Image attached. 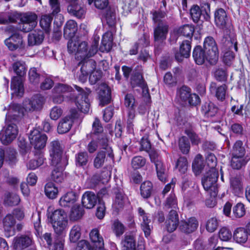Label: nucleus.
Segmentation results:
<instances>
[{
    "instance_id": "nucleus-26",
    "label": "nucleus",
    "mask_w": 250,
    "mask_h": 250,
    "mask_svg": "<svg viewBox=\"0 0 250 250\" xmlns=\"http://www.w3.org/2000/svg\"><path fill=\"white\" fill-rule=\"evenodd\" d=\"M230 187L232 192L236 196L243 193V177L241 175H236L230 178Z\"/></svg>"
},
{
    "instance_id": "nucleus-1",
    "label": "nucleus",
    "mask_w": 250,
    "mask_h": 250,
    "mask_svg": "<svg viewBox=\"0 0 250 250\" xmlns=\"http://www.w3.org/2000/svg\"><path fill=\"white\" fill-rule=\"evenodd\" d=\"M74 86L80 94L75 96L72 94L64 96L61 94H53L52 100L55 104H61L63 101L74 102L79 110L83 113H87L90 109V103L88 96L91 92L89 89L85 90L77 85Z\"/></svg>"
},
{
    "instance_id": "nucleus-57",
    "label": "nucleus",
    "mask_w": 250,
    "mask_h": 250,
    "mask_svg": "<svg viewBox=\"0 0 250 250\" xmlns=\"http://www.w3.org/2000/svg\"><path fill=\"white\" fill-rule=\"evenodd\" d=\"M84 213L83 208L80 206H74L70 214V219L72 221H77L81 219Z\"/></svg>"
},
{
    "instance_id": "nucleus-17",
    "label": "nucleus",
    "mask_w": 250,
    "mask_h": 250,
    "mask_svg": "<svg viewBox=\"0 0 250 250\" xmlns=\"http://www.w3.org/2000/svg\"><path fill=\"white\" fill-rule=\"evenodd\" d=\"M13 243L16 250H23L32 245L33 239L30 234H23L16 237Z\"/></svg>"
},
{
    "instance_id": "nucleus-21",
    "label": "nucleus",
    "mask_w": 250,
    "mask_h": 250,
    "mask_svg": "<svg viewBox=\"0 0 250 250\" xmlns=\"http://www.w3.org/2000/svg\"><path fill=\"white\" fill-rule=\"evenodd\" d=\"M198 222L194 217H190L189 219L182 221L179 225L180 230L186 234L191 233L197 229Z\"/></svg>"
},
{
    "instance_id": "nucleus-51",
    "label": "nucleus",
    "mask_w": 250,
    "mask_h": 250,
    "mask_svg": "<svg viewBox=\"0 0 250 250\" xmlns=\"http://www.w3.org/2000/svg\"><path fill=\"white\" fill-rule=\"evenodd\" d=\"M185 197L190 200L194 199L199 200L203 198L198 186L195 184L193 186L192 189L188 191L187 195H185Z\"/></svg>"
},
{
    "instance_id": "nucleus-40",
    "label": "nucleus",
    "mask_w": 250,
    "mask_h": 250,
    "mask_svg": "<svg viewBox=\"0 0 250 250\" xmlns=\"http://www.w3.org/2000/svg\"><path fill=\"white\" fill-rule=\"evenodd\" d=\"M56 168L52 171L51 178L56 183H61L63 180L64 175L63 173L64 166L62 162L57 166H54Z\"/></svg>"
},
{
    "instance_id": "nucleus-36",
    "label": "nucleus",
    "mask_w": 250,
    "mask_h": 250,
    "mask_svg": "<svg viewBox=\"0 0 250 250\" xmlns=\"http://www.w3.org/2000/svg\"><path fill=\"white\" fill-rule=\"evenodd\" d=\"M193 57L195 62L198 65L204 63L205 61H207V54L205 50L201 46H196L193 51Z\"/></svg>"
},
{
    "instance_id": "nucleus-56",
    "label": "nucleus",
    "mask_w": 250,
    "mask_h": 250,
    "mask_svg": "<svg viewBox=\"0 0 250 250\" xmlns=\"http://www.w3.org/2000/svg\"><path fill=\"white\" fill-rule=\"evenodd\" d=\"M41 79V75L36 68H31L28 72V79L31 83L34 85L39 84Z\"/></svg>"
},
{
    "instance_id": "nucleus-30",
    "label": "nucleus",
    "mask_w": 250,
    "mask_h": 250,
    "mask_svg": "<svg viewBox=\"0 0 250 250\" xmlns=\"http://www.w3.org/2000/svg\"><path fill=\"white\" fill-rule=\"evenodd\" d=\"M209 89L212 93H214L218 100L223 101L225 99L227 86L222 84L219 86H217L215 82H211L210 84Z\"/></svg>"
},
{
    "instance_id": "nucleus-50",
    "label": "nucleus",
    "mask_w": 250,
    "mask_h": 250,
    "mask_svg": "<svg viewBox=\"0 0 250 250\" xmlns=\"http://www.w3.org/2000/svg\"><path fill=\"white\" fill-rule=\"evenodd\" d=\"M247 163V161L244 157L231 156L230 166L233 169H240Z\"/></svg>"
},
{
    "instance_id": "nucleus-41",
    "label": "nucleus",
    "mask_w": 250,
    "mask_h": 250,
    "mask_svg": "<svg viewBox=\"0 0 250 250\" xmlns=\"http://www.w3.org/2000/svg\"><path fill=\"white\" fill-rule=\"evenodd\" d=\"M246 149L241 141H237L233 145L230 151L231 156L244 157Z\"/></svg>"
},
{
    "instance_id": "nucleus-34",
    "label": "nucleus",
    "mask_w": 250,
    "mask_h": 250,
    "mask_svg": "<svg viewBox=\"0 0 250 250\" xmlns=\"http://www.w3.org/2000/svg\"><path fill=\"white\" fill-rule=\"evenodd\" d=\"M22 115L23 109L21 105L17 104H12L9 105L8 112L6 116V119L12 118L16 120Z\"/></svg>"
},
{
    "instance_id": "nucleus-53",
    "label": "nucleus",
    "mask_w": 250,
    "mask_h": 250,
    "mask_svg": "<svg viewBox=\"0 0 250 250\" xmlns=\"http://www.w3.org/2000/svg\"><path fill=\"white\" fill-rule=\"evenodd\" d=\"M52 21V17L51 15H43L40 20V26L47 33H49L50 30Z\"/></svg>"
},
{
    "instance_id": "nucleus-32",
    "label": "nucleus",
    "mask_w": 250,
    "mask_h": 250,
    "mask_svg": "<svg viewBox=\"0 0 250 250\" xmlns=\"http://www.w3.org/2000/svg\"><path fill=\"white\" fill-rule=\"evenodd\" d=\"M44 38L43 32L42 30H34L28 35V43L30 46L41 44Z\"/></svg>"
},
{
    "instance_id": "nucleus-39",
    "label": "nucleus",
    "mask_w": 250,
    "mask_h": 250,
    "mask_svg": "<svg viewBox=\"0 0 250 250\" xmlns=\"http://www.w3.org/2000/svg\"><path fill=\"white\" fill-rule=\"evenodd\" d=\"M77 201V196L74 192H68L62 197L59 203L62 207H69L72 206Z\"/></svg>"
},
{
    "instance_id": "nucleus-19",
    "label": "nucleus",
    "mask_w": 250,
    "mask_h": 250,
    "mask_svg": "<svg viewBox=\"0 0 250 250\" xmlns=\"http://www.w3.org/2000/svg\"><path fill=\"white\" fill-rule=\"evenodd\" d=\"M44 103V98L41 95L34 96L31 101L25 102L23 108L25 111H32L41 109Z\"/></svg>"
},
{
    "instance_id": "nucleus-38",
    "label": "nucleus",
    "mask_w": 250,
    "mask_h": 250,
    "mask_svg": "<svg viewBox=\"0 0 250 250\" xmlns=\"http://www.w3.org/2000/svg\"><path fill=\"white\" fill-rule=\"evenodd\" d=\"M103 127L100 123V120L95 118L92 125V131L93 134L95 136L94 137L97 138V139L100 141V144H102V137L103 135L107 138L105 133L103 132Z\"/></svg>"
},
{
    "instance_id": "nucleus-10",
    "label": "nucleus",
    "mask_w": 250,
    "mask_h": 250,
    "mask_svg": "<svg viewBox=\"0 0 250 250\" xmlns=\"http://www.w3.org/2000/svg\"><path fill=\"white\" fill-rule=\"evenodd\" d=\"M204 49L207 54V61L212 65L218 61L219 52L214 39L210 36L205 38L204 42Z\"/></svg>"
},
{
    "instance_id": "nucleus-27",
    "label": "nucleus",
    "mask_w": 250,
    "mask_h": 250,
    "mask_svg": "<svg viewBox=\"0 0 250 250\" xmlns=\"http://www.w3.org/2000/svg\"><path fill=\"white\" fill-rule=\"evenodd\" d=\"M122 244L123 246V250H145L144 245H139L136 248L135 237L133 235L128 234L125 236Z\"/></svg>"
},
{
    "instance_id": "nucleus-29",
    "label": "nucleus",
    "mask_w": 250,
    "mask_h": 250,
    "mask_svg": "<svg viewBox=\"0 0 250 250\" xmlns=\"http://www.w3.org/2000/svg\"><path fill=\"white\" fill-rule=\"evenodd\" d=\"M2 223L4 229L7 234V236L13 235L14 233V226L16 224V220L11 214H7L2 220Z\"/></svg>"
},
{
    "instance_id": "nucleus-12",
    "label": "nucleus",
    "mask_w": 250,
    "mask_h": 250,
    "mask_svg": "<svg viewBox=\"0 0 250 250\" xmlns=\"http://www.w3.org/2000/svg\"><path fill=\"white\" fill-rule=\"evenodd\" d=\"M1 132V142L3 145H7L16 138L19 129L15 123H11L4 127Z\"/></svg>"
},
{
    "instance_id": "nucleus-7",
    "label": "nucleus",
    "mask_w": 250,
    "mask_h": 250,
    "mask_svg": "<svg viewBox=\"0 0 250 250\" xmlns=\"http://www.w3.org/2000/svg\"><path fill=\"white\" fill-rule=\"evenodd\" d=\"M100 38L95 37L90 47L88 50L87 43L85 42H79L76 53V58L78 59H88L93 56L98 51Z\"/></svg>"
},
{
    "instance_id": "nucleus-31",
    "label": "nucleus",
    "mask_w": 250,
    "mask_h": 250,
    "mask_svg": "<svg viewBox=\"0 0 250 250\" xmlns=\"http://www.w3.org/2000/svg\"><path fill=\"white\" fill-rule=\"evenodd\" d=\"M78 30L77 22L74 20H69L63 28V36L66 39L74 38Z\"/></svg>"
},
{
    "instance_id": "nucleus-13",
    "label": "nucleus",
    "mask_w": 250,
    "mask_h": 250,
    "mask_svg": "<svg viewBox=\"0 0 250 250\" xmlns=\"http://www.w3.org/2000/svg\"><path fill=\"white\" fill-rule=\"evenodd\" d=\"M29 139L31 144L37 150H40L46 146L47 137L44 134L41 133L37 129L30 131Z\"/></svg>"
},
{
    "instance_id": "nucleus-25",
    "label": "nucleus",
    "mask_w": 250,
    "mask_h": 250,
    "mask_svg": "<svg viewBox=\"0 0 250 250\" xmlns=\"http://www.w3.org/2000/svg\"><path fill=\"white\" fill-rule=\"evenodd\" d=\"M138 212L139 216L142 218V222L141 223V229L145 236L148 237L153 229V226L149 224L150 220L148 219L145 211L142 208L140 207L138 208Z\"/></svg>"
},
{
    "instance_id": "nucleus-16",
    "label": "nucleus",
    "mask_w": 250,
    "mask_h": 250,
    "mask_svg": "<svg viewBox=\"0 0 250 250\" xmlns=\"http://www.w3.org/2000/svg\"><path fill=\"white\" fill-rule=\"evenodd\" d=\"M67 4L68 13L72 16L78 19L84 18L85 9L79 4V0H63Z\"/></svg>"
},
{
    "instance_id": "nucleus-47",
    "label": "nucleus",
    "mask_w": 250,
    "mask_h": 250,
    "mask_svg": "<svg viewBox=\"0 0 250 250\" xmlns=\"http://www.w3.org/2000/svg\"><path fill=\"white\" fill-rule=\"evenodd\" d=\"M194 32L193 26L189 24H186L180 27L176 30L177 34L186 37L192 38Z\"/></svg>"
},
{
    "instance_id": "nucleus-60",
    "label": "nucleus",
    "mask_w": 250,
    "mask_h": 250,
    "mask_svg": "<svg viewBox=\"0 0 250 250\" xmlns=\"http://www.w3.org/2000/svg\"><path fill=\"white\" fill-rule=\"evenodd\" d=\"M125 204V197L123 193L119 191L116 193L115 198L113 206L117 210L122 208Z\"/></svg>"
},
{
    "instance_id": "nucleus-35",
    "label": "nucleus",
    "mask_w": 250,
    "mask_h": 250,
    "mask_svg": "<svg viewBox=\"0 0 250 250\" xmlns=\"http://www.w3.org/2000/svg\"><path fill=\"white\" fill-rule=\"evenodd\" d=\"M131 83L133 87L136 86H139L142 88L145 87V83L142 76L141 67L138 66V70L133 71L131 78Z\"/></svg>"
},
{
    "instance_id": "nucleus-8",
    "label": "nucleus",
    "mask_w": 250,
    "mask_h": 250,
    "mask_svg": "<svg viewBox=\"0 0 250 250\" xmlns=\"http://www.w3.org/2000/svg\"><path fill=\"white\" fill-rule=\"evenodd\" d=\"M190 15L195 23H197L201 18L205 21H210L211 19L210 4L207 2L203 3L201 5V7L197 5H193L190 9Z\"/></svg>"
},
{
    "instance_id": "nucleus-33",
    "label": "nucleus",
    "mask_w": 250,
    "mask_h": 250,
    "mask_svg": "<svg viewBox=\"0 0 250 250\" xmlns=\"http://www.w3.org/2000/svg\"><path fill=\"white\" fill-rule=\"evenodd\" d=\"M52 93L53 94H61L62 95L69 93V94H72L75 96H77L80 94V92H78V94L76 93L75 91L71 86L61 83H57L55 84L52 90Z\"/></svg>"
},
{
    "instance_id": "nucleus-59",
    "label": "nucleus",
    "mask_w": 250,
    "mask_h": 250,
    "mask_svg": "<svg viewBox=\"0 0 250 250\" xmlns=\"http://www.w3.org/2000/svg\"><path fill=\"white\" fill-rule=\"evenodd\" d=\"M179 146L183 154H188L190 148L188 139L185 136L181 137L179 140Z\"/></svg>"
},
{
    "instance_id": "nucleus-62",
    "label": "nucleus",
    "mask_w": 250,
    "mask_h": 250,
    "mask_svg": "<svg viewBox=\"0 0 250 250\" xmlns=\"http://www.w3.org/2000/svg\"><path fill=\"white\" fill-rule=\"evenodd\" d=\"M185 132L189 138L192 145H198L201 143L200 138L193 130L186 129Z\"/></svg>"
},
{
    "instance_id": "nucleus-2",
    "label": "nucleus",
    "mask_w": 250,
    "mask_h": 250,
    "mask_svg": "<svg viewBox=\"0 0 250 250\" xmlns=\"http://www.w3.org/2000/svg\"><path fill=\"white\" fill-rule=\"evenodd\" d=\"M14 72L19 77H14L11 80V89L13 91L12 95L21 97L24 93L23 84L21 77L26 73L27 67L23 61L15 62L12 65Z\"/></svg>"
},
{
    "instance_id": "nucleus-28",
    "label": "nucleus",
    "mask_w": 250,
    "mask_h": 250,
    "mask_svg": "<svg viewBox=\"0 0 250 250\" xmlns=\"http://www.w3.org/2000/svg\"><path fill=\"white\" fill-rule=\"evenodd\" d=\"M98 200V198L94 192L86 191L83 195L82 203L84 208L90 209L96 205Z\"/></svg>"
},
{
    "instance_id": "nucleus-44",
    "label": "nucleus",
    "mask_w": 250,
    "mask_h": 250,
    "mask_svg": "<svg viewBox=\"0 0 250 250\" xmlns=\"http://www.w3.org/2000/svg\"><path fill=\"white\" fill-rule=\"evenodd\" d=\"M113 37L111 33L106 32L103 36L102 40V45L100 49L104 52L109 51L112 46Z\"/></svg>"
},
{
    "instance_id": "nucleus-55",
    "label": "nucleus",
    "mask_w": 250,
    "mask_h": 250,
    "mask_svg": "<svg viewBox=\"0 0 250 250\" xmlns=\"http://www.w3.org/2000/svg\"><path fill=\"white\" fill-rule=\"evenodd\" d=\"M20 202L19 196L15 194L7 193L5 194L4 203L9 206H16Z\"/></svg>"
},
{
    "instance_id": "nucleus-20",
    "label": "nucleus",
    "mask_w": 250,
    "mask_h": 250,
    "mask_svg": "<svg viewBox=\"0 0 250 250\" xmlns=\"http://www.w3.org/2000/svg\"><path fill=\"white\" fill-rule=\"evenodd\" d=\"M100 105L104 106L110 103L111 100L110 89L105 83L101 84L98 89Z\"/></svg>"
},
{
    "instance_id": "nucleus-37",
    "label": "nucleus",
    "mask_w": 250,
    "mask_h": 250,
    "mask_svg": "<svg viewBox=\"0 0 250 250\" xmlns=\"http://www.w3.org/2000/svg\"><path fill=\"white\" fill-rule=\"evenodd\" d=\"M248 234L244 228H237L233 232V239L237 243H245L248 239Z\"/></svg>"
},
{
    "instance_id": "nucleus-15",
    "label": "nucleus",
    "mask_w": 250,
    "mask_h": 250,
    "mask_svg": "<svg viewBox=\"0 0 250 250\" xmlns=\"http://www.w3.org/2000/svg\"><path fill=\"white\" fill-rule=\"evenodd\" d=\"M125 105L127 109V123L129 127L132 126L133 121L135 116V108L137 103L134 96L131 94H127L125 97Z\"/></svg>"
},
{
    "instance_id": "nucleus-4",
    "label": "nucleus",
    "mask_w": 250,
    "mask_h": 250,
    "mask_svg": "<svg viewBox=\"0 0 250 250\" xmlns=\"http://www.w3.org/2000/svg\"><path fill=\"white\" fill-rule=\"evenodd\" d=\"M169 26L164 21L159 22L154 27L155 53L159 54L162 49L168 32Z\"/></svg>"
},
{
    "instance_id": "nucleus-45",
    "label": "nucleus",
    "mask_w": 250,
    "mask_h": 250,
    "mask_svg": "<svg viewBox=\"0 0 250 250\" xmlns=\"http://www.w3.org/2000/svg\"><path fill=\"white\" fill-rule=\"evenodd\" d=\"M202 112L208 117H213L218 112V108L212 103H206L201 107Z\"/></svg>"
},
{
    "instance_id": "nucleus-54",
    "label": "nucleus",
    "mask_w": 250,
    "mask_h": 250,
    "mask_svg": "<svg viewBox=\"0 0 250 250\" xmlns=\"http://www.w3.org/2000/svg\"><path fill=\"white\" fill-rule=\"evenodd\" d=\"M152 189V184L150 181L144 182L140 187L141 195L144 198H148L151 195Z\"/></svg>"
},
{
    "instance_id": "nucleus-52",
    "label": "nucleus",
    "mask_w": 250,
    "mask_h": 250,
    "mask_svg": "<svg viewBox=\"0 0 250 250\" xmlns=\"http://www.w3.org/2000/svg\"><path fill=\"white\" fill-rule=\"evenodd\" d=\"M44 192L49 198L54 199L57 196L58 190L53 183L48 182L45 186Z\"/></svg>"
},
{
    "instance_id": "nucleus-42",
    "label": "nucleus",
    "mask_w": 250,
    "mask_h": 250,
    "mask_svg": "<svg viewBox=\"0 0 250 250\" xmlns=\"http://www.w3.org/2000/svg\"><path fill=\"white\" fill-rule=\"evenodd\" d=\"M89 237L91 241L99 250H101L104 245V240L100 235L99 230L96 229H92L89 233Z\"/></svg>"
},
{
    "instance_id": "nucleus-9",
    "label": "nucleus",
    "mask_w": 250,
    "mask_h": 250,
    "mask_svg": "<svg viewBox=\"0 0 250 250\" xmlns=\"http://www.w3.org/2000/svg\"><path fill=\"white\" fill-rule=\"evenodd\" d=\"M5 30L12 34L4 41L5 45L10 50L13 51L24 47L22 37L19 33L17 32V28L13 26L8 25L6 27Z\"/></svg>"
},
{
    "instance_id": "nucleus-5",
    "label": "nucleus",
    "mask_w": 250,
    "mask_h": 250,
    "mask_svg": "<svg viewBox=\"0 0 250 250\" xmlns=\"http://www.w3.org/2000/svg\"><path fill=\"white\" fill-rule=\"evenodd\" d=\"M108 139L105 138L104 135L102 137V150L99 151L96 154L93 162V166L96 168L102 167L108 158L111 160L114 159L113 150L108 145Z\"/></svg>"
},
{
    "instance_id": "nucleus-24",
    "label": "nucleus",
    "mask_w": 250,
    "mask_h": 250,
    "mask_svg": "<svg viewBox=\"0 0 250 250\" xmlns=\"http://www.w3.org/2000/svg\"><path fill=\"white\" fill-rule=\"evenodd\" d=\"M214 21L216 25L221 29H225L229 19L225 10L223 8H219L214 12Z\"/></svg>"
},
{
    "instance_id": "nucleus-46",
    "label": "nucleus",
    "mask_w": 250,
    "mask_h": 250,
    "mask_svg": "<svg viewBox=\"0 0 250 250\" xmlns=\"http://www.w3.org/2000/svg\"><path fill=\"white\" fill-rule=\"evenodd\" d=\"M164 208L166 209L176 210L178 208V201L176 195L174 192H171L166 198L164 204Z\"/></svg>"
},
{
    "instance_id": "nucleus-14",
    "label": "nucleus",
    "mask_w": 250,
    "mask_h": 250,
    "mask_svg": "<svg viewBox=\"0 0 250 250\" xmlns=\"http://www.w3.org/2000/svg\"><path fill=\"white\" fill-rule=\"evenodd\" d=\"M51 164L57 166L62 162V148L59 141L55 140L51 142L48 146Z\"/></svg>"
},
{
    "instance_id": "nucleus-11",
    "label": "nucleus",
    "mask_w": 250,
    "mask_h": 250,
    "mask_svg": "<svg viewBox=\"0 0 250 250\" xmlns=\"http://www.w3.org/2000/svg\"><path fill=\"white\" fill-rule=\"evenodd\" d=\"M20 20L21 23L16 28L23 32L31 31L37 24V16L34 13H25L20 18Z\"/></svg>"
},
{
    "instance_id": "nucleus-18",
    "label": "nucleus",
    "mask_w": 250,
    "mask_h": 250,
    "mask_svg": "<svg viewBox=\"0 0 250 250\" xmlns=\"http://www.w3.org/2000/svg\"><path fill=\"white\" fill-rule=\"evenodd\" d=\"M180 225L179 216L176 210L171 209L165 222V229L168 232L174 231Z\"/></svg>"
},
{
    "instance_id": "nucleus-58",
    "label": "nucleus",
    "mask_w": 250,
    "mask_h": 250,
    "mask_svg": "<svg viewBox=\"0 0 250 250\" xmlns=\"http://www.w3.org/2000/svg\"><path fill=\"white\" fill-rule=\"evenodd\" d=\"M204 159L201 154H198L195 157L192 163V168L194 171L199 172L204 167Z\"/></svg>"
},
{
    "instance_id": "nucleus-43",
    "label": "nucleus",
    "mask_w": 250,
    "mask_h": 250,
    "mask_svg": "<svg viewBox=\"0 0 250 250\" xmlns=\"http://www.w3.org/2000/svg\"><path fill=\"white\" fill-rule=\"evenodd\" d=\"M155 166L158 179L165 183L167 181L168 173L165 165L162 162H157Z\"/></svg>"
},
{
    "instance_id": "nucleus-61",
    "label": "nucleus",
    "mask_w": 250,
    "mask_h": 250,
    "mask_svg": "<svg viewBox=\"0 0 250 250\" xmlns=\"http://www.w3.org/2000/svg\"><path fill=\"white\" fill-rule=\"evenodd\" d=\"M44 162V158L42 152L39 151V155L37 160H32L29 162L27 167L30 169H35L42 165Z\"/></svg>"
},
{
    "instance_id": "nucleus-22",
    "label": "nucleus",
    "mask_w": 250,
    "mask_h": 250,
    "mask_svg": "<svg viewBox=\"0 0 250 250\" xmlns=\"http://www.w3.org/2000/svg\"><path fill=\"white\" fill-rule=\"evenodd\" d=\"M77 118L76 111L75 110H72L71 117H65L60 121L57 128L58 133L63 134L69 131L73 124L72 118Z\"/></svg>"
},
{
    "instance_id": "nucleus-48",
    "label": "nucleus",
    "mask_w": 250,
    "mask_h": 250,
    "mask_svg": "<svg viewBox=\"0 0 250 250\" xmlns=\"http://www.w3.org/2000/svg\"><path fill=\"white\" fill-rule=\"evenodd\" d=\"M86 59H81L82 61L80 62L82 64L81 72H86L89 74L95 69L96 65L95 62L93 60H86Z\"/></svg>"
},
{
    "instance_id": "nucleus-23",
    "label": "nucleus",
    "mask_w": 250,
    "mask_h": 250,
    "mask_svg": "<svg viewBox=\"0 0 250 250\" xmlns=\"http://www.w3.org/2000/svg\"><path fill=\"white\" fill-rule=\"evenodd\" d=\"M191 47L190 41H184L180 46L179 52L175 53V59L178 62H181L184 58H188L190 54Z\"/></svg>"
},
{
    "instance_id": "nucleus-63",
    "label": "nucleus",
    "mask_w": 250,
    "mask_h": 250,
    "mask_svg": "<svg viewBox=\"0 0 250 250\" xmlns=\"http://www.w3.org/2000/svg\"><path fill=\"white\" fill-rule=\"evenodd\" d=\"M48 2L52 15L56 16L61 12V7L59 0H49Z\"/></svg>"
},
{
    "instance_id": "nucleus-64",
    "label": "nucleus",
    "mask_w": 250,
    "mask_h": 250,
    "mask_svg": "<svg viewBox=\"0 0 250 250\" xmlns=\"http://www.w3.org/2000/svg\"><path fill=\"white\" fill-rule=\"evenodd\" d=\"M190 94L191 89L186 86H183L178 92V95L180 99L184 102L188 101Z\"/></svg>"
},
{
    "instance_id": "nucleus-3",
    "label": "nucleus",
    "mask_w": 250,
    "mask_h": 250,
    "mask_svg": "<svg viewBox=\"0 0 250 250\" xmlns=\"http://www.w3.org/2000/svg\"><path fill=\"white\" fill-rule=\"evenodd\" d=\"M218 172L216 169H209L203 176L202 184L206 191H209L210 196L216 197L218 193V187L217 181Z\"/></svg>"
},
{
    "instance_id": "nucleus-6",
    "label": "nucleus",
    "mask_w": 250,
    "mask_h": 250,
    "mask_svg": "<svg viewBox=\"0 0 250 250\" xmlns=\"http://www.w3.org/2000/svg\"><path fill=\"white\" fill-rule=\"evenodd\" d=\"M49 218L55 232L58 234H61L68 223L66 212L62 209L55 210L51 213Z\"/></svg>"
},
{
    "instance_id": "nucleus-49",
    "label": "nucleus",
    "mask_w": 250,
    "mask_h": 250,
    "mask_svg": "<svg viewBox=\"0 0 250 250\" xmlns=\"http://www.w3.org/2000/svg\"><path fill=\"white\" fill-rule=\"evenodd\" d=\"M82 234V228L79 225H74L69 232V240L72 243H76L80 238Z\"/></svg>"
}]
</instances>
